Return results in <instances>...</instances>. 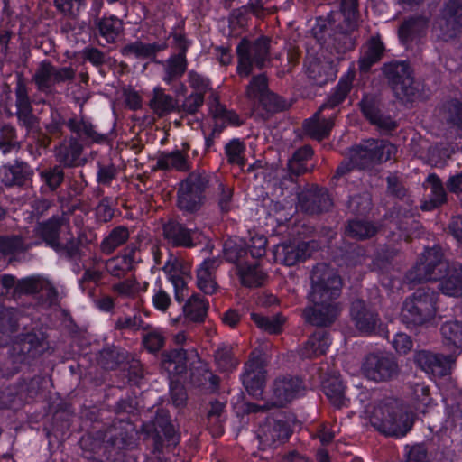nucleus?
I'll use <instances>...</instances> for the list:
<instances>
[{
	"mask_svg": "<svg viewBox=\"0 0 462 462\" xmlns=\"http://www.w3.org/2000/svg\"><path fill=\"white\" fill-rule=\"evenodd\" d=\"M330 345L328 334L324 331L315 332L300 349L301 358H315L326 353Z\"/></svg>",
	"mask_w": 462,
	"mask_h": 462,
	"instance_id": "7c9ffc66",
	"label": "nucleus"
},
{
	"mask_svg": "<svg viewBox=\"0 0 462 462\" xmlns=\"http://www.w3.org/2000/svg\"><path fill=\"white\" fill-rule=\"evenodd\" d=\"M150 106L159 116L172 112L177 107V101L161 88L153 89V96L150 100Z\"/></svg>",
	"mask_w": 462,
	"mask_h": 462,
	"instance_id": "4c0bfd02",
	"label": "nucleus"
},
{
	"mask_svg": "<svg viewBox=\"0 0 462 462\" xmlns=\"http://www.w3.org/2000/svg\"><path fill=\"white\" fill-rule=\"evenodd\" d=\"M417 213L416 208H411L410 205L403 207L402 212H400V223L399 228L407 233L406 238L414 235L420 227V224L417 221L415 214Z\"/></svg>",
	"mask_w": 462,
	"mask_h": 462,
	"instance_id": "8fccbe9b",
	"label": "nucleus"
},
{
	"mask_svg": "<svg viewBox=\"0 0 462 462\" xmlns=\"http://www.w3.org/2000/svg\"><path fill=\"white\" fill-rule=\"evenodd\" d=\"M374 149H376L374 139L366 140L360 145L352 148L349 152L351 163L360 168H365L372 163H375Z\"/></svg>",
	"mask_w": 462,
	"mask_h": 462,
	"instance_id": "72a5a7b5",
	"label": "nucleus"
},
{
	"mask_svg": "<svg viewBox=\"0 0 462 462\" xmlns=\"http://www.w3.org/2000/svg\"><path fill=\"white\" fill-rule=\"evenodd\" d=\"M429 26V18L425 15H413L404 20L400 25L398 34L400 40L408 44L416 38L426 33Z\"/></svg>",
	"mask_w": 462,
	"mask_h": 462,
	"instance_id": "4be33fe9",
	"label": "nucleus"
},
{
	"mask_svg": "<svg viewBox=\"0 0 462 462\" xmlns=\"http://www.w3.org/2000/svg\"><path fill=\"white\" fill-rule=\"evenodd\" d=\"M291 431L286 422L268 420L258 430L257 436L264 446H272L276 442L284 441L290 437Z\"/></svg>",
	"mask_w": 462,
	"mask_h": 462,
	"instance_id": "aec40b11",
	"label": "nucleus"
},
{
	"mask_svg": "<svg viewBox=\"0 0 462 462\" xmlns=\"http://www.w3.org/2000/svg\"><path fill=\"white\" fill-rule=\"evenodd\" d=\"M147 286V282L141 284L135 278H128L114 283L111 290L119 298L134 300L136 299L140 293L146 291Z\"/></svg>",
	"mask_w": 462,
	"mask_h": 462,
	"instance_id": "e433bc0d",
	"label": "nucleus"
},
{
	"mask_svg": "<svg viewBox=\"0 0 462 462\" xmlns=\"http://www.w3.org/2000/svg\"><path fill=\"white\" fill-rule=\"evenodd\" d=\"M241 283L247 287L260 286L265 279V273L258 264H245L237 270Z\"/></svg>",
	"mask_w": 462,
	"mask_h": 462,
	"instance_id": "37998d69",
	"label": "nucleus"
},
{
	"mask_svg": "<svg viewBox=\"0 0 462 462\" xmlns=\"http://www.w3.org/2000/svg\"><path fill=\"white\" fill-rule=\"evenodd\" d=\"M233 348L229 346H219L215 353V360L223 371H230L238 365V360L233 356Z\"/></svg>",
	"mask_w": 462,
	"mask_h": 462,
	"instance_id": "5fc2aeb1",
	"label": "nucleus"
},
{
	"mask_svg": "<svg viewBox=\"0 0 462 462\" xmlns=\"http://www.w3.org/2000/svg\"><path fill=\"white\" fill-rule=\"evenodd\" d=\"M39 346L40 341L35 334H26L14 344L13 350L19 355L34 356Z\"/></svg>",
	"mask_w": 462,
	"mask_h": 462,
	"instance_id": "6e6d98bb",
	"label": "nucleus"
},
{
	"mask_svg": "<svg viewBox=\"0 0 462 462\" xmlns=\"http://www.w3.org/2000/svg\"><path fill=\"white\" fill-rule=\"evenodd\" d=\"M0 173L5 185H22L23 183L24 177L22 169L17 166L4 167Z\"/></svg>",
	"mask_w": 462,
	"mask_h": 462,
	"instance_id": "e2e57ef3",
	"label": "nucleus"
},
{
	"mask_svg": "<svg viewBox=\"0 0 462 462\" xmlns=\"http://www.w3.org/2000/svg\"><path fill=\"white\" fill-rule=\"evenodd\" d=\"M360 106L364 116L380 130L392 131L396 128L395 121L390 116L381 114L372 99L364 98Z\"/></svg>",
	"mask_w": 462,
	"mask_h": 462,
	"instance_id": "c85d7f7f",
	"label": "nucleus"
},
{
	"mask_svg": "<svg viewBox=\"0 0 462 462\" xmlns=\"http://www.w3.org/2000/svg\"><path fill=\"white\" fill-rule=\"evenodd\" d=\"M115 328L116 329L138 330L143 328V320L140 315L125 316L117 319Z\"/></svg>",
	"mask_w": 462,
	"mask_h": 462,
	"instance_id": "338daca9",
	"label": "nucleus"
},
{
	"mask_svg": "<svg viewBox=\"0 0 462 462\" xmlns=\"http://www.w3.org/2000/svg\"><path fill=\"white\" fill-rule=\"evenodd\" d=\"M328 65L319 60L310 61L307 65L309 78L317 85H323L328 79Z\"/></svg>",
	"mask_w": 462,
	"mask_h": 462,
	"instance_id": "13d9d810",
	"label": "nucleus"
},
{
	"mask_svg": "<svg viewBox=\"0 0 462 462\" xmlns=\"http://www.w3.org/2000/svg\"><path fill=\"white\" fill-rule=\"evenodd\" d=\"M209 304L201 295L194 293L183 305L184 316L192 322L204 321Z\"/></svg>",
	"mask_w": 462,
	"mask_h": 462,
	"instance_id": "f704fd0d",
	"label": "nucleus"
},
{
	"mask_svg": "<svg viewBox=\"0 0 462 462\" xmlns=\"http://www.w3.org/2000/svg\"><path fill=\"white\" fill-rule=\"evenodd\" d=\"M324 109L321 107L312 116V117L306 120L303 124L305 132L314 139L322 140L329 135L331 129L334 126V118L332 116L324 118L320 116Z\"/></svg>",
	"mask_w": 462,
	"mask_h": 462,
	"instance_id": "cd10ccee",
	"label": "nucleus"
},
{
	"mask_svg": "<svg viewBox=\"0 0 462 462\" xmlns=\"http://www.w3.org/2000/svg\"><path fill=\"white\" fill-rule=\"evenodd\" d=\"M245 96L255 110L263 106L267 113H274L285 107L281 98L269 90L268 80L264 74H259L251 79L245 89Z\"/></svg>",
	"mask_w": 462,
	"mask_h": 462,
	"instance_id": "6e6552de",
	"label": "nucleus"
},
{
	"mask_svg": "<svg viewBox=\"0 0 462 462\" xmlns=\"http://www.w3.org/2000/svg\"><path fill=\"white\" fill-rule=\"evenodd\" d=\"M134 249H127L124 254H118L106 262V269L114 277L125 276L134 264Z\"/></svg>",
	"mask_w": 462,
	"mask_h": 462,
	"instance_id": "c9c22d12",
	"label": "nucleus"
},
{
	"mask_svg": "<svg viewBox=\"0 0 462 462\" xmlns=\"http://www.w3.org/2000/svg\"><path fill=\"white\" fill-rule=\"evenodd\" d=\"M384 45L378 36L371 37L363 46L362 53L359 58V69L367 71L377 63L383 57Z\"/></svg>",
	"mask_w": 462,
	"mask_h": 462,
	"instance_id": "bb28decb",
	"label": "nucleus"
},
{
	"mask_svg": "<svg viewBox=\"0 0 462 462\" xmlns=\"http://www.w3.org/2000/svg\"><path fill=\"white\" fill-rule=\"evenodd\" d=\"M362 374L374 382H386L398 374V365L390 356L377 353L367 355L361 367Z\"/></svg>",
	"mask_w": 462,
	"mask_h": 462,
	"instance_id": "9d476101",
	"label": "nucleus"
},
{
	"mask_svg": "<svg viewBox=\"0 0 462 462\" xmlns=\"http://www.w3.org/2000/svg\"><path fill=\"white\" fill-rule=\"evenodd\" d=\"M370 207L371 198L367 193L351 197L348 201V208L354 214H364Z\"/></svg>",
	"mask_w": 462,
	"mask_h": 462,
	"instance_id": "0e129e2a",
	"label": "nucleus"
},
{
	"mask_svg": "<svg viewBox=\"0 0 462 462\" xmlns=\"http://www.w3.org/2000/svg\"><path fill=\"white\" fill-rule=\"evenodd\" d=\"M371 423L385 435L403 437L411 429L413 422L398 401L388 399L374 408Z\"/></svg>",
	"mask_w": 462,
	"mask_h": 462,
	"instance_id": "f03ea898",
	"label": "nucleus"
},
{
	"mask_svg": "<svg viewBox=\"0 0 462 462\" xmlns=\"http://www.w3.org/2000/svg\"><path fill=\"white\" fill-rule=\"evenodd\" d=\"M127 227L120 226L111 230L100 244L101 251L106 254H112L116 248L123 245L129 238Z\"/></svg>",
	"mask_w": 462,
	"mask_h": 462,
	"instance_id": "ea45409f",
	"label": "nucleus"
},
{
	"mask_svg": "<svg viewBox=\"0 0 462 462\" xmlns=\"http://www.w3.org/2000/svg\"><path fill=\"white\" fill-rule=\"evenodd\" d=\"M76 71L71 67H56L50 60L41 61L32 77L37 89L50 93L57 84L72 81Z\"/></svg>",
	"mask_w": 462,
	"mask_h": 462,
	"instance_id": "0eeeda50",
	"label": "nucleus"
},
{
	"mask_svg": "<svg viewBox=\"0 0 462 462\" xmlns=\"http://www.w3.org/2000/svg\"><path fill=\"white\" fill-rule=\"evenodd\" d=\"M351 316L357 329L363 333L372 332L377 325V316L366 309L363 300H356L353 301Z\"/></svg>",
	"mask_w": 462,
	"mask_h": 462,
	"instance_id": "393cba45",
	"label": "nucleus"
},
{
	"mask_svg": "<svg viewBox=\"0 0 462 462\" xmlns=\"http://www.w3.org/2000/svg\"><path fill=\"white\" fill-rule=\"evenodd\" d=\"M155 168L164 171L176 170L186 171L189 169V163L187 154L182 151L176 150L160 154Z\"/></svg>",
	"mask_w": 462,
	"mask_h": 462,
	"instance_id": "473e14b6",
	"label": "nucleus"
},
{
	"mask_svg": "<svg viewBox=\"0 0 462 462\" xmlns=\"http://www.w3.org/2000/svg\"><path fill=\"white\" fill-rule=\"evenodd\" d=\"M82 144L74 137L64 140L55 148L56 160L64 167H77L84 163Z\"/></svg>",
	"mask_w": 462,
	"mask_h": 462,
	"instance_id": "6ab92c4d",
	"label": "nucleus"
},
{
	"mask_svg": "<svg viewBox=\"0 0 462 462\" xmlns=\"http://www.w3.org/2000/svg\"><path fill=\"white\" fill-rule=\"evenodd\" d=\"M411 397L414 407L424 411V409L431 403L430 389L423 383H416L411 385Z\"/></svg>",
	"mask_w": 462,
	"mask_h": 462,
	"instance_id": "603ef678",
	"label": "nucleus"
},
{
	"mask_svg": "<svg viewBox=\"0 0 462 462\" xmlns=\"http://www.w3.org/2000/svg\"><path fill=\"white\" fill-rule=\"evenodd\" d=\"M224 255L226 261L236 265L237 270L248 263V252L241 241L227 240L224 245Z\"/></svg>",
	"mask_w": 462,
	"mask_h": 462,
	"instance_id": "79ce46f5",
	"label": "nucleus"
},
{
	"mask_svg": "<svg viewBox=\"0 0 462 462\" xmlns=\"http://www.w3.org/2000/svg\"><path fill=\"white\" fill-rule=\"evenodd\" d=\"M54 4L64 15L75 18L85 5V0H54Z\"/></svg>",
	"mask_w": 462,
	"mask_h": 462,
	"instance_id": "680f3d73",
	"label": "nucleus"
},
{
	"mask_svg": "<svg viewBox=\"0 0 462 462\" xmlns=\"http://www.w3.org/2000/svg\"><path fill=\"white\" fill-rule=\"evenodd\" d=\"M265 365L260 356H252L245 364L243 384L253 397L262 396L266 378Z\"/></svg>",
	"mask_w": 462,
	"mask_h": 462,
	"instance_id": "2eb2a0df",
	"label": "nucleus"
},
{
	"mask_svg": "<svg viewBox=\"0 0 462 462\" xmlns=\"http://www.w3.org/2000/svg\"><path fill=\"white\" fill-rule=\"evenodd\" d=\"M376 149H374V153L376 162H383L395 157L397 147L384 140H375Z\"/></svg>",
	"mask_w": 462,
	"mask_h": 462,
	"instance_id": "052dcab7",
	"label": "nucleus"
},
{
	"mask_svg": "<svg viewBox=\"0 0 462 462\" xmlns=\"http://www.w3.org/2000/svg\"><path fill=\"white\" fill-rule=\"evenodd\" d=\"M425 183L430 189V193L429 200L425 201L421 206L423 210H432L447 202V192L443 183L435 173L429 174Z\"/></svg>",
	"mask_w": 462,
	"mask_h": 462,
	"instance_id": "c756f323",
	"label": "nucleus"
},
{
	"mask_svg": "<svg viewBox=\"0 0 462 462\" xmlns=\"http://www.w3.org/2000/svg\"><path fill=\"white\" fill-rule=\"evenodd\" d=\"M245 145L238 139H233L225 146L227 162L233 165L245 166Z\"/></svg>",
	"mask_w": 462,
	"mask_h": 462,
	"instance_id": "3c124183",
	"label": "nucleus"
},
{
	"mask_svg": "<svg viewBox=\"0 0 462 462\" xmlns=\"http://www.w3.org/2000/svg\"><path fill=\"white\" fill-rule=\"evenodd\" d=\"M343 281L337 271L326 263H318L310 273L309 300L314 307L303 310L306 321L323 327L330 325L339 313L338 304L334 302L341 293Z\"/></svg>",
	"mask_w": 462,
	"mask_h": 462,
	"instance_id": "f257e3e1",
	"label": "nucleus"
},
{
	"mask_svg": "<svg viewBox=\"0 0 462 462\" xmlns=\"http://www.w3.org/2000/svg\"><path fill=\"white\" fill-rule=\"evenodd\" d=\"M439 248L432 247L422 253L414 268L410 272L411 282H428L439 280L449 268Z\"/></svg>",
	"mask_w": 462,
	"mask_h": 462,
	"instance_id": "423d86ee",
	"label": "nucleus"
},
{
	"mask_svg": "<svg viewBox=\"0 0 462 462\" xmlns=\"http://www.w3.org/2000/svg\"><path fill=\"white\" fill-rule=\"evenodd\" d=\"M415 362L427 374L441 377L449 373L454 358L452 356H442L428 351H420L415 356Z\"/></svg>",
	"mask_w": 462,
	"mask_h": 462,
	"instance_id": "dca6fc26",
	"label": "nucleus"
},
{
	"mask_svg": "<svg viewBox=\"0 0 462 462\" xmlns=\"http://www.w3.org/2000/svg\"><path fill=\"white\" fill-rule=\"evenodd\" d=\"M315 241H291L277 245L274 249L275 261L287 266H292L310 257L317 248Z\"/></svg>",
	"mask_w": 462,
	"mask_h": 462,
	"instance_id": "ddd939ff",
	"label": "nucleus"
},
{
	"mask_svg": "<svg viewBox=\"0 0 462 462\" xmlns=\"http://www.w3.org/2000/svg\"><path fill=\"white\" fill-rule=\"evenodd\" d=\"M251 319L260 329L269 334L280 333L284 322V320L279 316L265 317L257 313H252Z\"/></svg>",
	"mask_w": 462,
	"mask_h": 462,
	"instance_id": "864d4df0",
	"label": "nucleus"
},
{
	"mask_svg": "<svg viewBox=\"0 0 462 462\" xmlns=\"http://www.w3.org/2000/svg\"><path fill=\"white\" fill-rule=\"evenodd\" d=\"M208 186L206 173L191 172L181 183L178 191V207L180 210L194 213L205 201V191Z\"/></svg>",
	"mask_w": 462,
	"mask_h": 462,
	"instance_id": "39448f33",
	"label": "nucleus"
},
{
	"mask_svg": "<svg viewBox=\"0 0 462 462\" xmlns=\"http://www.w3.org/2000/svg\"><path fill=\"white\" fill-rule=\"evenodd\" d=\"M323 391L331 404L340 409L348 404L345 395V386L338 376H331L323 382Z\"/></svg>",
	"mask_w": 462,
	"mask_h": 462,
	"instance_id": "2f4dec72",
	"label": "nucleus"
},
{
	"mask_svg": "<svg viewBox=\"0 0 462 462\" xmlns=\"http://www.w3.org/2000/svg\"><path fill=\"white\" fill-rule=\"evenodd\" d=\"M162 270L175 288L176 300L181 302L183 296L180 295V291L184 289L187 282L191 279L190 263L170 254Z\"/></svg>",
	"mask_w": 462,
	"mask_h": 462,
	"instance_id": "4468645a",
	"label": "nucleus"
},
{
	"mask_svg": "<svg viewBox=\"0 0 462 462\" xmlns=\"http://www.w3.org/2000/svg\"><path fill=\"white\" fill-rule=\"evenodd\" d=\"M63 224L64 222L61 217H53L45 222L40 223L35 229V233L47 245L55 251H60L61 245L59 241V236Z\"/></svg>",
	"mask_w": 462,
	"mask_h": 462,
	"instance_id": "5701e85b",
	"label": "nucleus"
},
{
	"mask_svg": "<svg viewBox=\"0 0 462 462\" xmlns=\"http://www.w3.org/2000/svg\"><path fill=\"white\" fill-rule=\"evenodd\" d=\"M433 29L443 40L453 38L462 32V0H447Z\"/></svg>",
	"mask_w": 462,
	"mask_h": 462,
	"instance_id": "9b49d317",
	"label": "nucleus"
},
{
	"mask_svg": "<svg viewBox=\"0 0 462 462\" xmlns=\"http://www.w3.org/2000/svg\"><path fill=\"white\" fill-rule=\"evenodd\" d=\"M305 386L297 376L284 375L275 379L273 384L272 406L282 407L304 394Z\"/></svg>",
	"mask_w": 462,
	"mask_h": 462,
	"instance_id": "f8f14e48",
	"label": "nucleus"
},
{
	"mask_svg": "<svg viewBox=\"0 0 462 462\" xmlns=\"http://www.w3.org/2000/svg\"><path fill=\"white\" fill-rule=\"evenodd\" d=\"M438 294L429 289L417 290L403 303L402 317L404 322L422 325L431 320L436 314Z\"/></svg>",
	"mask_w": 462,
	"mask_h": 462,
	"instance_id": "7ed1b4c3",
	"label": "nucleus"
},
{
	"mask_svg": "<svg viewBox=\"0 0 462 462\" xmlns=\"http://www.w3.org/2000/svg\"><path fill=\"white\" fill-rule=\"evenodd\" d=\"M193 234L191 230L175 221H169L163 226L164 238L175 246L193 247Z\"/></svg>",
	"mask_w": 462,
	"mask_h": 462,
	"instance_id": "b1692460",
	"label": "nucleus"
},
{
	"mask_svg": "<svg viewBox=\"0 0 462 462\" xmlns=\"http://www.w3.org/2000/svg\"><path fill=\"white\" fill-rule=\"evenodd\" d=\"M377 232V227L365 220H351L346 228V234L353 238L363 240L370 238Z\"/></svg>",
	"mask_w": 462,
	"mask_h": 462,
	"instance_id": "de8ad7c7",
	"label": "nucleus"
},
{
	"mask_svg": "<svg viewBox=\"0 0 462 462\" xmlns=\"http://www.w3.org/2000/svg\"><path fill=\"white\" fill-rule=\"evenodd\" d=\"M14 94L16 110L32 107L27 85L22 77H19L16 82Z\"/></svg>",
	"mask_w": 462,
	"mask_h": 462,
	"instance_id": "bf43d9fd",
	"label": "nucleus"
},
{
	"mask_svg": "<svg viewBox=\"0 0 462 462\" xmlns=\"http://www.w3.org/2000/svg\"><path fill=\"white\" fill-rule=\"evenodd\" d=\"M444 343L447 346L462 349V323L459 321H447L440 328Z\"/></svg>",
	"mask_w": 462,
	"mask_h": 462,
	"instance_id": "49530a36",
	"label": "nucleus"
},
{
	"mask_svg": "<svg viewBox=\"0 0 462 462\" xmlns=\"http://www.w3.org/2000/svg\"><path fill=\"white\" fill-rule=\"evenodd\" d=\"M331 204L327 191L319 189L300 193L298 207L306 214L314 215L328 210Z\"/></svg>",
	"mask_w": 462,
	"mask_h": 462,
	"instance_id": "a211bd4d",
	"label": "nucleus"
},
{
	"mask_svg": "<svg viewBox=\"0 0 462 462\" xmlns=\"http://www.w3.org/2000/svg\"><path fill=\"white\" fill-rule=\"evenodd\" d=\"M186 351L183 348L172 349L162 355V365L171 374H181L186 369Z\"/></svg>",
	"mask_w": 462,
	"mask_h": 462,
	"instance_id": "c03bdc74",
	"label": "nucleus"
},
{
	"mask_svg": "<svg viewBox=\"0 0 462 462\" xmlns=\"http://www.w3.org/2000/svg\"><path fill=\"white\" fill-rule=\"evenodd\" d=\"M67 126L80 137L95 143H101L106 139L105 134L98 133L90 122L84 119L71 118L68 121Z\"/></svg>",
	"mask_w": 462,
	"mask_h": 462,
	"instance_id": "58836bf2",
	"label": "nucleus"
},
{
	"mask_svg": "<svg viewBox=\"0 0 462 462\" xmlns=\"http://www.w3.org/2000/svg\"><path fill=\"white\" fill-rule=\"evenodd\" d=\"M439 290L447 296H462V264H453L439 279Z\"/></svg>",
	"mask_w": 462,
	"mask_h": 462,
	"instance_id": "a878e982",
	"label": "nucleus"
},
{
	"mask_svg": "<svg viewBox=\"0 0 462 462\" xmlns=\"http://www.w3.org/2000/svg\"><path fill=\"white\" fill-rule=\"evenodd\" d=\"M383 71L397 98L409 101L415 96L416 88L406 62L388 63L384 65Z\"/></svg>",
	"mask_w": 462,
	"mask_h": 462,
	"instance_id": "1a4fd4ad",
	"label": "nucleus"
},
{
	"mask_svg": "<svg viewBox=\"0 0 462 462\" xmlns=\"http://www.w3.org/2000/svg\"><path fill=\"white\" fill-rule=\"evenodd\" d=\"M220 263L221 261L217 258H208L197 268L196 285L205 294L212 295L218 291L216 273Z\"/></svg>",
	"mask_w": 462,
	"mask_h": 462,
	"instance_id": "f3484780",
	"label": "nucleus"
},
{
	"mask_svg": "<svg viewBox=\"0 0 462 462\" xmlns=\"http://www.w3.org/2000/svg\"><path fill=\"white\" fill-rule=\"evenodd\" d=\"M269 51L270 39L267 37H261L254 42L243 39L236 47L238 75L248 77L254 67L263 68L269 60Z\"/></svg>",
	"mask_w": 462,
	"mask_h": 462,
	"instance_id": "20e7f679",
	"label": "nucleus"
},
{
	"mask_svg": "<svg viewBox=\"0 0 462 462\" xmlns=\"http://www.w3.org/2000/svg\"><path fill=\"white\" fill-rule=\"evenodd\" d=\"M159 51L160 48L156 44L134 42L124 46L121 49V53L125 57L146 59L155 55Z\"/></svg>",
	"mask_w": 462,
	"mask_h": 462,
	"instance_id": "09e8293b",
	"label": "nucleus"
},
{
	"mask_svg": "<svg viewBox=\"0 0 462 462\" xmlns=\"http://www.w3.org/2000/svg\"><path fill=\"white\" fill-rule=\"evenodd\" d=\"M353 79L354 76L350 74L341 78L332 93L329 95L327 102L321 105V109L334 108L343 102L351 89Z\"/></svg>",
	"mask_w": 462,
	"mask_h": 462,
	"instance_id": "a19ab883",
	"label": "nucleus"
},
{
	"mask_svg": "<svg viewBox=\"0 0 462 462\" xmlns=\"http://www.w3.org/2000/svg\"><path fill=\"white\" fill-rule=\"evenodd\" d=\"M203 102L204 96L202 93H192L185 98L180 111L193 115L199 111Z\"/></svg>",
	"mask_w": 462,
	"mask_h": 462,
	"instance_id": "774afa93",
	"label": "nucleus"
},
{
	"mask_svg": "<svg viewBox=\"0 0 462 462\" xmlns=\"http://www.w3.org/2000/svg\"><path fill=\"white\" fill-rule=\"evenodd\" d=\"M42 179L53 190L56 189L63 181L64 173L59 166L41 172Z\"/></svg>",
	"mask_w": 462,
	"mask_h": 462,
	"instance_id": "69168bd1",
	"label": "nucleus"
},
{
	"mask_svg": "<svg viewBox=\"0 0 462 462\" xmlns=\"http://www.w3.org/2000/svg\"><path fill=\"white\" fill-rule=\"evenodd\" d=\"M186 49L187 47L183 46L180 53L171 55L162 62L163 68L162 80L167 85L179 81L187 70Z\"/></svg>",
	"mask_w": 462,
	"mask_h": 462,
	"instance_id": "412c9836",
	"label": "nucleus"
},
{
	"mask_svg": "<svg viewBox=\"0 0 462 462\" xmlns=\"http://www.w3.org/2000/svg\"><path fill=\"white\" fill-rule=\"evenodd\" d=\"M97 26L107 42H114L123 30L122 21L114 15L99 19Z\"/></svg>",
	"mask_w": 462,
	"mask_h": 462,
	"instance_id": "a18cd8bd",
	"label": "nucleus"
},
{
	"mask_svg": "<svg viewBox=\"0 0 462 462\" xmlns=\"http://www.w3.org/2000/svg\"><path fill=\"white\" fill-rule=\"evenodd\" d=\"M28 249L23 239L18 236H1L0 237V253L3 255H11L23 252Z\"/></svg>",
	"mask_w": 462,
	"mask_h": 462,
	"instance_id": "4d7b16f0",
	"label": "nucleus"
}]
</instances>
